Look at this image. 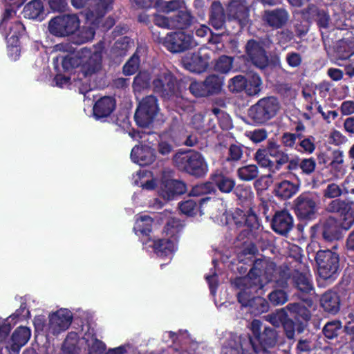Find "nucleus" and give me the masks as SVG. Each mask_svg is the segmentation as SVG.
I'll return each mask as SVG.
<instances>
[{"mask_svg": "<svg viewBox=\"0 0 354 354\" xmlns=\"http://www.w3.org/2000/svg\"><path fill=\"white\" fill-rule=\"evenodd\" d=\"M174 163L180 170L197 177L205 175L208 170L203 156L194 151L177 153L174 156Z\"/></svg>", "mask_w": 354, "mask_h": 354, "instance_id": "423d86ee", "label": "nucleus"}, {"mask_svg": "<svg viewBox=\"0 0 354 354\" xmlns=\"http://www.w3.org/2000/svg\"><path fill=\"white\" fill-rule=\"evenodd\" d=\"M316 162L315 160L310 158L304 159L300 164V168L305 174H309L313 172L315 169Z\"/></svg>", "mask_w": 354, "mask_h": 354, "instance_id": "69168bd1", "label": "nucleus"}, {"mask_svg": "<svg viewBox=\"0 0 354 354\" xmlns=\"http://www.w3.org/2000/svg\"><path fill=\"white\" fill-rule=\"evenodd\" d=\"M320 304L324 310L330 314H336L339 310V297L333 291L325 292L320 299Z\"/></svg>", "mask_w": 354, "mask_h": 354, "instance_id": "393cba45", "label": "nucleus"}, {"mask_svg": "<svg viewBox=\"0 0 354 354\" xmlns=\"http://www.w3.org/2000/svg\"><path fill=\"white\" fill-rule=\"evenodd\" d=\"M264 19L270 26L279 28L287 21L288 13L284 10L266 11Z\"/></svg>", "mask_w": 354, "mask_h": 354, "instance_id": "7c9ffc66", "label": "nucleus"}, {"mask_svg": "<svg viewBox=\"0 0 354 354\" xmlns=\"http://www.w3.org/2000/svg\"><path fill=\"white\" fill-rule=\"evenodd\" d=\"M341 229H343L342 224L339 225L333 218H328L324 226L323 236L327 241L337 239L340 236ZM344 230H345L344 228Z\"/></svg>", "mask_w": 354, "mask_h": 354, "instance_id": "473e14b6", "label": "nucleus"}, {"mask_svg": "<svg viewBox=\"0 0 354 354\" xmlns=\"http://www.w3.org/2000/svg\"><path fill=\"white\" fill-rule=\"evenodd\" d=\"M295 283L298 289L303 292H309L312 290V284L306 275L299 274L295 277Z\"/></svg>", "mask_w": 354, "mask_h": 354, "instance_id": "864d4df0", "label": "nucleus"}, {"mask_svg": "<svg viewBox=\"0 0 354 354\" xmlns=\"http://www.w3.org/2000/svg\"><path fill=\"white\" fill-rule=\"evenodd\" d=\"M80 27V21L75 15L57 17L49 22L50 33L56 36H67L74 33Z\"/></svg>", "mask_w": 354, "mask_h": 354, "instance_id": "ddd939ff", "label": "nucleus"}, {"mask_svg": "<svg viewBox=\"0 0 354 354\" xmlns=\"http://www.w3.org/2000/svg\"><path fill=\"white\" fill-rule=\"evenodd\" d=\"M247 55L252 63L260 68H265L268 63V57L262 46L257 41L250 40L246 46Z\"/></svg>", "mask_w": 354, "mask_h": 354, "instance_id": "412c9836", "label": "nucleus"}, {"mask_svg": "<svg viewBox=\"0 0 354 354\" xmlns=\"http://www.w3.org/2000/svg\"><path fill=\"white\" fill-rule=\"evenodd\" d=\"M237 197L243 201H250L253 198V193L250 187H238L236 189Z\"/></svg>", "mask_w": 354, "mask_h": 354, "instance_id": "0e129e2a", "label": "nucleus"}, {"mask_svg": "<svg viewBox=\"0 0 354 354\" xmlns=\"http://www.w3.org/2000/svg\"><path fill=\"white\" fill-rule=\"evenodd\" d=\"M315 138L313 137L304 138L299 142V147L301 149H298V151H304L308 153H311L315 149Z\"/></svg>", "mask_w": 354, "mask_h": 354, "instance_id": "680f3d73", "label": "nucleus"}, {"mask_svg": "<svg viewBox=\"0 0 354 354\" xmlns=\"http://www.w3.org/2000/svg\"><path fill=\"white\" fill-rule=\"evenodd\" d=\"M209 57L202 52L187 54L183 59L184 67L193 73H200L206 70L209 65Z\"/></svg>", "mask_w": 354, "mask_h": 354, "instance_id": "6ab92c4d", "label": "nucleus"}, {"mask_svg": "<svg viewBox=\"0 0 354 354\" xmlns=\"http://www.w3.org/2000/svg\"><path fill=\"white\" fill-rule=\"evenodd\" d=\"M139 59L136 54H134L123 67V72L127 75H131L136 72L138 68Z\"/></svg>", "mask_w": 354, "mask_h": 354, "instance_id": "6e6d98bb", "label": "nucleus"}, {"mask_svg": "<svg viewBox=\"0 0 354 354\" xmlns=\"http://www.w3.org/2000/svg\"><path fill=\"white\" fill-rule=\"evenodd\" d=\"M189 20V16L187 15H183V17H178L176 21L169 20L167 17L161 15H155L154 22L155 24L162 28H181L185 25Z\"/></svg>", "mask_w": 354, "mask_h": 354, "instance_id": "2f4dec72", "label": "nucleus"}, {"mask_svg": "<svg viewBox=\"0 0 354 354\" xmlns=\"http://www.w3.org/2000/svg\"><path fill=\"white\" fill-rule=\"evenodd\" d=\"M338 56L342 59L349 58L354 54V38L342 41L337 50Z\"/></svg>", "mask_w": 354, "mask_h": 354, "instance_id": "a18cd8bd", "label": "nucleus"}, {"mask_svg": "<svg viewBox=\"0 0 354 354\" xmlns=\"http://www.w3.org/2000/svg\"><path fill=\"white\" fill-rule=\"evenodd\" d=\"M101 62L102 50L100 48L93 51L84 48L63 58L62 67L66 71L80 68V71L86 76L97 71L101 67Z\"/></svg>", "mask_w": 354, "mask_h": 354, "instance_id": "7ed1b4c3", "label": "nucleus"}, {"mask_svg": "<svg viewBox=\"0 0 354 354\" xmlns=\"http://www.w3.org/2000/svg\"><path fill=\"white\" fill-rule=\"evenodd\" d=\"M245 84V79L242 75H237L230 80L229 88L232 92H239L244 89Z\"/></svg>", "mask_w": 354, "mask_h": 354, "instance_id": "603ef678", "label": "nucleus"}, {"mask_svg": "<svg viewBox=\"0 0 354 354\" xmlns=\"http://www.w3.org/2000/svg\"><path fill=\"white\" fill-rule=\"evenodd\" d=\"M232 58L228 56L220 57L215 64V70L221 73H227L232 68Z\"/></svg>", "mask_w": 354, "mask_h": 354, "instance_id": "de8ad7c7", "label": "nucleus"}, {"mask_svg": "<svg viewBox=\"0 0 354 354\" xmlns=\"http://www.w3.org/2000/svg\"><path fill=\"white\" fill-rule=\"evenodd\" d=\"M272 226L276 232L286 234L292 227V218L286 211L278 212L272 219Z\"/></svg>", "mask_w": 354, "mask_h": 354, "instance_id": "b1692460", "label": "nucleus"}, {"mask_svg": "<svg viewBox=\"0 0 354 354\" xmlns=\"http://www.w3.org/2000/svg\"><path fill=\"white\" fill-rule=\"evenodd\" d=\"M274 268L273 263L258 260L245 277L236 278L234 281L238 290L239 301L243 306L248 307L252 314H261L268 309L266 299L261 297H254V294L266 283L273 280Z\"/></svg>", "mask_w": 354, "mask_h": 354, "instance_id": "f257e3e1", "label": "nucleus"}, {"mask_svg": "<svg viewBox=\"0 0 354 354\" xmlns=\"http://www.w3.org/2000/svg\"><path fill=\"white\" fill-rule=\"evenodd\" d=\"M153 219L148 215H136L133 230L137 236L147 237L153 229Z\"/></svg>", "mask_w": 354, "mask_h": 354, "instance_id": "a878e982", "label": "nucleus"}, {"mask_svg": "<svg viewBox=\"0 0 354 354\" xmlns=\"http://www.w3.org/2000/svg\"><path fill=\"white\" fill-rule=\"evenodd\" d=\"M135 3L142 8H149L154 6L158 12L169 13L181 8V2L176 0H134Z\"/></svg>", "mask_w": 354, "mask_h": 354, "instance_id": "aec40b11", "label": "nucleus"}, {"mask_svg": "<svg viewBox=\"0 0 354 354\" xmlns=\"http://www.w3.org/2000/svg\"><path fill=\"white\" fill-rule=\"evenodd\" d=\"M208 198H203L201 201L200 206H198L196 202L192 199L187 200L181 203L179 205V209L182 213L187 216H194L196 214L199 210L201 214H203V207L207 203Z\"/></svg>", "mask_w": 354, "mask_h": 354, "instance_id": "f704fd0d", "label": "nucleus"}, {"mask_svg": "<svg viewBox=\"0 0 354 354\" xmlns=\"http://www.w3.org/2000/svg\"><path fill=\"white\" fill-rule=\"evenodd\" d=\"M14 14L12 10L7 9L0 24V31L6 35L8 53L10 59L16 60L19 57L20 48L19 37L24 31L23 24L19 21L11 22L8 19Z\"/></svg>", "mask_w": 354, "mask_h": 354, "instance_id": "39448f33", "label": "nucleus"}, {"mask_svg": "<svg viewBox=\"0 0 354 354\" xmlns=\"http://www.w3.org/2000/svg\"><path fill=\"white\" fill-rule=\"evenodd\" d=\"M72 313L66 308H61L48 316L47 330L50 335H57L67 330L71 324Z\"/></svg>", "mask_w": 354, "mask_h": 354, "instance_id": "4468645a", "label": "nucleus"}, {"mask_svg": "<svg viewBox=\"0 0 354 354\" xmlns=\"http://www.w3.org/2000/svg\"><path fill=\"white\" fill-rule=\"evenodd\" d=\"M24 16L28 19H38L41 21L44 19L43 6L40 1L34 0L28 3L24 8Z\"/></svg>", "mask_w": 354, "mask_h": 354, "instance_id": "72a5a7b5", "label": "nucleus"}, {"mask_svg": "<svg viewBox=\"0 0 354 354\" xmlns=\"http://www.w3.org/2000/svg\"><path fill=\"white\" fill-rule=\"evenodd\" d=\"M115 100L111 97H104L99 100L93 107V114L96 118L109 115L114 110Z\"/></svg>", "mask_w": 354, "mask_h": 354, "instance_id": "cd10ccee", "label": "nucleus"}, {"mask_svg": "<svg viewBox=\"0 0 354 354\" xmlns=\"http://www.w3.org/2000/svg\"><path fill=\"white\" fill-rule=\"evenodd\" d=\"M277 342V333L274 329L266 328L263 333L261 335L260 338L256 342V346L258 351H252V352H259L261 351H266L275 345Z\"/></svg>", "mask_w": 354, "mask_h": 354, "instance_id": "c756f323", "label": "nucleus"}, {"mask_svg": "<svg viewBox=\"0 0 354 354\" xmlns=\"http://www.w3.org/2000/svg\"><path fill=\"white\" fill-rule=\"evenodd\" d=\"M340 328L341 323L339 321H333L325 325L323 332L327 338L333 339L337 335V333Z\"/></svg>", "mask_w": 354, "mask_h": 354, "instance_id": "3c124183", "label": "nucleus"}, {"mask_svg": "<svg viewBox=\"0 0 354 354\" xmlns=\"http://www.w3.org/2000/svg\"><path fill=\"white\" fill-rule=\"evenodd\" d=\"M149 74L147 72L140 73L134 79L133 88L136 93L140 92L149 87Z\"/></svg>", "mask_w": 354, "mask_h": 354, "instance_id": "49530a36", "label": "nucleus"}, {"mask_svg": "<svg viewBox=\"0 0 354 354\" xmlns=\"http://www.w3.org/2000/svg\"><path fill=\"white\" fill-rule=\"evenodd\" d=\"M329 141L333 145H339L346 141V138L339 131L335 130L330 133Z\"/></svg>", "mask_w": 354, "mask_h": 354, "instance_id": "774afa93", "label": "nucleus"}, {"mask_svg": "<svg viewBox=\"0 0 354 354\" xmlns=\"http://www.w3.org/2000/svg\"><path fill=\"white\" fill-rule=\"evenodd\" d=\"M219 190L223 193H230L235 186V182L232 178L223 175H216L213 178Z\"/></svg>", "mask_w": 354, "mask_h": 354, "instance_id": "a19ab883", "label": "nucleus"}, {"mask_svg": "<svg viewBox=\"0 0 354 354\" xmlns=\"http://www.w3.org/2000/svg\"><path fill=\"white\" fill-rule=\"evenodd\" d=\"M155 158L154 150L147 145L136 146L131 150L132 161L141 166L151 164L155 160Z\"/></svg>", "mask_w": 354, "mask_h": 354, "instance_id": "4be33fe9", "label": "nucleus"}, {"mask_svg": "<svg viewBox=\"0 0 354 354\" xmlns=\"http://www.w3.org/2000/svg\"><path fill=\"white\" fill-rule=\"evenodd\" d=\"M317 271L320 277L328 279L336 274L339 268V257L330 250H319L316 254Z\"/></svg>", "mask_w": 354, "mask_h": 354, "instance_id": "9b49d317", "label": "nucleus"}, {"mask_svg": "<svg viewBox=\"0 0 354 354\" xmlns=\"http://www.w3.org/2000/svg\"><path fill=\"white\" fill-rule=\"evenodd\" d=\"M207 95L218 93L222 88L223 80L217 75L208 76L204 81Z\"/></svg>", "mask_w": 354, "mask_h": 354, "instance_id": "79ce46f5", "label": "nucleus"}, {"mask_svg": "<svg viewBox=\"0 0 354 354\" xmlns=\"http://www.w3.org/2000/svg\"><path fill=\"white\" fill-rule=\"evenodd\" d=\"M134 183L146 190H151L157 187L159 195L166 201L171 200L176 195L185 192V185L183 182L170 178V172L163 174L161 182L158 186V180L151 171H140L135 176Z\"/></svg>", "mask_w": 354, "mask_h": 354, "instance_id": "f03ea898", "label": "nucleus"}, {"mask_svg": "<svg viewBox=\"0 0 354 354\" xmlns=\"http://www.w3.org/2000/svg\"><path fill=\"white\" fill-rule=\"evenodd\" d=\"M173 150V145L170 140H166L163 137L158 145V151L162 156H166L171 152Z\"/></svg>", "mask_w": 354, "mask_h": 354, "instance_id": "338daca9", "label": "nucleus"}, {"mask_svg": "<svg viewBox=\"0 0 354 354\" xmlns=\"http://www.w3.org/2000/svg\"><path fill=\"white\" fill-rule=\"evenodd\" d=\"M157 99L153 95L144 98L140 103L135 113V120L140 127L150 125L158 112Z\"/></svg>", "mask_w": 354, "mask_h": 354, "instance_id": "f8f14e48", "label": "nucleus"}, {"mask_svg": "<svg viewBox=\"0 0 354 354\" xmlns=\"http://www.w3.org/2000/svg\"><path fill=\"white\" fill-rule=\"evenodd\" d=\"M83 340L88 346V354H102L105 349L104 343L90 333L85 334Z\"/></svg>", "mask_w": 354, "mask_h": 354, "instance_id": "58836bf2", "label": "nucleus"}, {"mask_svg": "<svg viewBox=\"0 0 354 354\" xmlns=\"http://www.w3.org/2000/svg\"><path fill=\"white\" fill-rule=\"evenodd\" d=\"M33 323L37 333H42L47 337L50 335V333H48V324H45V317L44 315L36 316Z\"/></svg>", "mask_w": 354, "mask_h": 354, "instance_id": "4d7b16f0", "label": "nucleus"}, {"mask_svg": "<svg viewBox=\"0 0 354 354\" xmlns=\"http://www.w3.org/2000/svg\"><path fill=\"white\" fill-rule=\"evenodd\" d=\"M224 12L221 4L215 1L212 4V14L210 22L212 26L218 30L222 28L224 25Z\"/></svg>", "mask_w": 354, "mask_h": 354, "instance_id": "e433bc0d", "label": "nucleus"}, {"mask_svg": "<svg viewBox=\"0 0 354 354\" xmlns=\"http://www.w3.org/2000/svg\"><path fill=\"white\" fill-rule=\"evenodd\" d=\"M222 214H216L214 218L216 222L222 225H233L237 227L247 225L250 229H255L258 227L259 223L257 216L250 211L246 213L240 209H236L230 215L225 214L224 209H222Z\"/></svg>", "mask_w": 354, "mask_h": 354, "instance_id": "9d476101", "label": "nucleus"}, {"mask_svg": "<svg viewBox=\"0 0 354 354\" xmlns=\"http://www.w3.org/2000/svg\"><path fill=\"white\" fill-rule=\"evenodd\" d=\"M257 167L254 165L242 167L237 170V175L240 179L249 181L255 178L258 175Z\"/></svg>", "mask_w": 354, "mask_h": 354, "instance_id": "c03bdc74", "label": "nucleus"}, {"mask_svg": "<svg viewBox=\"0 0 354 354\" xmlns=\"http://www.w3.org/2000/svg\"><path fill=\"white\" fill-rule=\"evenodd\" d=\"M164 46L172 53L183 51L196 44L193 38L184 32H171L167 35L163 41Z\"/></svg>", "mask_w": 354, "mask_h": 354, "instance_id": "dca6fc26", "label": "nucleus"}, {"mask_svg": "<svg viewBox=\"0 0 354 354\" xmlns=\"http://www.w3.org/2000/svg\"><path fill=\"white\" fill-rule=\"evenodd\" d=\"M112 0H102L97 4L95 10L86 13V26H84L78 35L81 43L91 40L95 35V27L99 24V19L111 8Z\"/></svg>", "mask_w": 354, "mask_h": 354, "instance_id": "1a4fd4ad", "label": "nucleus"}, {"mask_svg": "<svg viewBox=\"0 0 354 354\" xmlns=\"http://www.w3.org/2000/svg\"><path fill=\"white\" fill-rule=\"evenodd\" d=\"M182 229L180 221L171 218L165 226L162 239L152 243L154 252L159 257L171 259L178 248V234Z\"/></svg>", "mask_w": 354, "mask_h": 354, "instance_id": "20e7f679", "label": "nucleus"}, {"mask_svg": "<svg viewBox=\"0 0 354 354\" xmlns=\"http://www.w3.org/2000/svg\"><path fill=\"white\" fill-rule=\"evenodd\" d=\"M270 156L274 158L279 165H283L288 162V156L281 149L280 146L275 142L270 140L268 144L267 149Z\"/></svg>", "mask_w": 354, "mask_h": 354, "instance_id": "4c0bfd02", "label": "nucleus"}, {"mask_svg": "<svg viewBox=\"0 0 354 354\" xmlns=\"http://www.w3.org/2000/svg\"><path fill=\"white\" fill-rule=\"evenodd\" d=\"M152 84L153 91L166 100H174L181 95L176 79L167 69L154 73Z\"/></svg>", "mask_w": 354, "mask_h": 354, "instance_id": "0eeeda50", "label": "nucleus"}, {"mask_svg": "<svg viewBox=\"0 0 354 354\" xmlns=\"http://www.w3.org/2000/svg\"><path fill=\"white\" fill-rule=\"evenodd\" d=\"M287 308L298 319L307 321L310 317L309 310L302 304H291L288 305Z\"/></svg>", "mask_w": 354, "mask_h": 354, "instance_id": "37998d69", "label": "nucleus"}, {"mask_svg": "<svg viewBox=\"0 0 354 354\" xmlns=\"http://www.w3.org/2000/svg\"><path fill=\"white\" fill-rule=\"evenodd\" d=\"M268 153L266 149H259L255 154L257 162L262 167L270 166L272 162L268 157Z\"/></svg>", "mask_w": 354, "mask_h": 354, "instance_id": "13d9d810", "label": "nucleus"}, {"mask_svg": "<svg viewBox=\"0 0 354 354\" xmlns=\"http://www.w3.org/2000/svg\"><path fill=\"white\" fill-rule=\"evenodd\" d=\"M261 328V323L260 321L257 319H254L252 322L250 324V330L252 333L253 337H249L248 335L242 336V338H248V339H252L254 343L256 344V342L258 340L259 338H260L261 335L262 333H260Z\"/></svg>", "mask_w": 354, "mask_h": 354, "instance_id": "052dcab7", "label": "nucleus"}, {"mask_svg": "<svg viewBox=\"0 0 354 354\" xmlns=\"http://www.w3.org/2000/svg\"><path fill=\"white\" fill-rule=\"evenodd\" d=\"M342 194V189L335 183L328 184L324 191V196L329 198H336Z\"/></svg>", "mask_w": 354, "mask_h": 354, "instance_id": "bf43d9fd", "label": "nucleus"}, {"mask_svg": "<svg viewBox=\"0 0 354 354\" xmlns=\"http://www.w3.org/2000/svg\"><path fill=\"white\" fill-rule=\"evenodd\" d=\"M330 165L337 178H342L346 174V169L344 165V153L342 151L337 150L333 152V160Z\"/></svg>", "mask_w": 354, "mask_h": 354, "instance_id": "c9c22d12", "label": "nucleus"}, {"mask_svg": "<svg viewBox=\"0 0 354 354\" xmlns=\"http://www.w3.org/2000/svg\"><path fill=\"white\" fill-rule=\"evenodd\" d=\"M269 300L273 305H282L288 301V295L283 290L276 289L269 294Z\"/></svg>", "mask_w": 354, "mask_h": 354, "instance_id": "09e8293b", "label": "nucleus"}, {"mask_svg": "<svg viewBox=\"0 0 354 354\" xmlns=\"http://www.w3.org/2000/svg\"><path fill=\"white\" fill-rule=\"evenodd\" d=\"M189 91L196 97L207 96L205 82L194 81L189 86Z\"/></svg>", "mask_w": 354, "mask_h": 354, "instance_id": "5fc2aeb1", "label": "nucleus"}, {"mask_svg": "<svg viewBox=\"0 0 354 354\" xmlns=\"http://www.w3.org/2000/svg\"><path fill=\"white\" fill-rule=\"evenodd\" d=\"M258 347L252 339L234 336L223 347L221 354H252Z\"/></svg>", "mask_w": 354, "mask_h": 354, "instance_id": "2eb2a0df", "label": "nucleus"}, {"mask_svg": "<svg viewBox=\"0 0 354 354\" xmlns=\"http://www.w3.org/2000/svg\"><path fill=\"white\" fill-rule=\"evenodd\" d=\"M228 15L237 19L241 25H244L249 16L248 8L246 2L243 0H232L227 9Z\"/></svg>", "mask_w": 354, "mask_h": 354, "instance_id": "5701e85b", "label": "nucleus"}, {"mask_svg": "<svg viewBox=\"0 0 354 354\" xmlns=\"http://www.w3.org/2000/svg\"><path fill=\"white\" fill-rule=\"evenodd\" d=\"M299 185L289 180H283L276 184L274 187L275 195L283 199H288L296 194L299 191Z\"/></svg>", "mask_w": 354, "mask_h": 354, "instance_id": "c85d7f7f", "label": "nucleus"}, {"mask_svg": "<svg viewBox=\"0 0 354 354\" xmlns=\"http://www.w3.org/2000/svg\"><path fill=\"white\" fill-rule=\"evenodd\" d=\"M330 212H338L342 217V226L345 230L349 229L354 223V209L349 203L341 200L332 201L327 207Z\"/></svg>", "mask_w": 354, "mask_h": 354, "instance_id": "f3484780", "label": "nucleus"}, {"mask_svg": "<svg viewBox=\"0 0 354 354\" xmlns=\"http://www.w3.org/2000/svg\"><path fill=\"white\" fill-rule=\"evenodd\" d=\"M246 80L244 89L249 95H254L258 94L262 85V81L260 77L256 74L250 75Z\"/></svg>", "mask_w": 354, "mask_h": 354, "instance_id": "ea45409f", "label": "nucleus"}, {"mask_svg": "<svg viewBox=\"0 0 354 354\" xmlns=\"http://www.w3.org/2000/svg\"><path fill=\"white\" fill-rule=\"evenodd\" d=\"M134 46L133 41L128 37H122L118 40L114 45V48L118 50V55L122 56L129 49Z\"/></svg>", "mask_w": 354, "mask_h": 354, "instance_id": "8fccbe9b", "label": "nucleus"}, {"mask_svg": "<svg viewBox=\"0 0 354 354\" xmlns=\"http://www.w3.org/2000/svg\"><path fill=\"white\" fill-rule=\"evenodd\" d=\"M295 210L302 219L310 218L317 210L316 203L310 194H302L295 201Z\"/></svg>", "mask_w": 354, "mask_h": 354, "instance_id": "a211bd4d", "label": "nucleus"}, {"mask_svg": "<svg viewBox=\"0 0 354 354\" xmlns=\"http://www.w3.org/2000/svg\"><path fill=\"white\" fill-rule=\"evenodd\" d=\"M30 335V330L28 327L21 326L17 328L12 335L10 349L13 352L17 353L20 348L28 342Z\"/></svg>", "mask_w": 354, "mask_h": 354, "instance_id": "bb28decb", "label": "nucleus"}, {"mask_svg": "<svg viewBox=\"0 0 354 354\" xmlns=\"http://www.w3.org/2000/svg\"><path fill=\"white\" fill-rule=\"evenodd\" d=\"M248 137L254 142H260L267 138V132L265 129H259L247 133Z\"/></svg>", "mask_w": 354, "mask_h": 354, "instance_id": "e2e57ef3", "label": "nucleus"}, {"mask_svg": "<svg viewBox=\"0 0 354 354\" xmlns=\"http://www.w3.org/2000/svg\"><path fill=\"white\" fill-rule=\"evenodd\" d=\"M279 108V103L277 98L264 97L249 109L248 115L254 122L263 123L273 118Z\"/></svg>", "mask_w": 354, "mask_h": 354, "instance_id": "6e6552de", "label": "nucleus"}]
</instances>
